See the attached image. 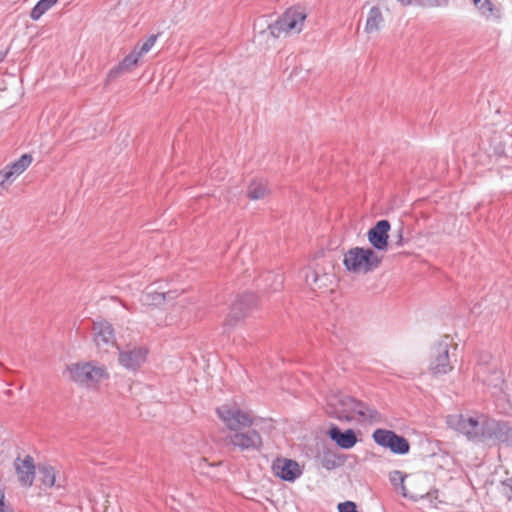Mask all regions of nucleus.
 <instances>
[{
    "instance_id": "2",
    "label": "nucleus",
    "mask_w": 512,
    "mask_h": 512,
    "mask_svg": "<svg viewBox=\"0 0 512 512\" xmlns=\"http://www.w3.org/2000/svg\"><path fill=\"white\" fill-rule=\"evenodd\" d=\"M326 412L339 421L363 423L376 420L378 412L356 398L341 393H330L326 398Z\"/></svg>"
},
{
    "instance_id": "21",
    "label": "nucleus",
    "mask_w": 512,
    "mask_h": 512,
    "mask_svg": "<svg viewBox=\"0 0 512 512\" xmlns=\"http://www.w3.org/2000/svg\"><path fill=\"white\" fill-rule=\"evenodd\" d=\"M480 14L486 19H500L501 11L495 7L490 0H479L474 3Z\"/></svg>"
},
{
    "instance_id": "19",
    "label": "nucleus",
    "mask_w": 512,
    "mask_h": 512,
    "mask_svg": "<svg viewBox=\"0 0 512 512\" xmlns=\"http://www.w3.org/2000/svg\"><path fill=\"white\" fill-rule=\"evenodd\" d=\"M383 22H384V18H383L381 10L376 6H373L368 12L366 25H365V32L368 34H371V33L379 31Z\"/></svg>"
},
{
    "instance_id": "20",
    "label": "nucleus",
    "mask_w": 512,
    "mask_h": 512,
    "mask_svg": "<svg viewBox=\"0 0 512 512\" xmlns=\"http://www.w3.org/2000/svg\"><path fill=\"white\" fill-rule=\"evenodd\" d=\"M268 192L269 190L265 180H253L248 187L247 196L251 200H259L264 198Z\"/></svg>"
},
{
    "instance_id": "8",
    "label": "nucleus",
    "mask_w": 512,
    "mask_h": 512,
    "mask_svg": "<svg viewBox=\"0 0 512 512\" xmlns=\"http://www.w3.org/2000/svg\"><path fill=\"white\" fill-rule=\"evenodd\" d=\"M372 438L377 445L389 449L393 454L405 455L410 451L409 441L392 430L378 428Z\"/></svg>"
},
{
    "instance_id": "33",
    "label": "nucleus",
    "mask_w": 512,
    "mask_h": 512,
    "mask_svg": "<svg viewBox=\"0 0 512 512\" xmlns=\"http://www.w3.org/2000/svg\"><path fill=\"white\" fill-rule=\"evenodd\" d=\"M405 243L406 240L404 239V227L403 225H400L396 231L395 240L392 241V245L399 248L402 247Z\"/></svg>"
},
{
    "instance_id": "26",
    "label": "nucleus",
    "mask_w": 512,
    "mask_h": 512,
    "mask_svg": "<svg viewBox=\"0 0 512 512\" xmlns=\"http://www.w3.org/2000/svg\"><path fill=\"white\" fill-rule=\"evenodd\" d=\"M264 280L266 282H271L269 284V288L273 291H277L282 287V276L279 274H274L272 272H267L264 276Z\"/></svg>"
},
{
    "instance_id": "11",
    "label": "nucleus",
    "mask_w": 512,
    "mask_h": 512,
    "mask_svg": "<svg viewBox=\"0 0 512 512\" xmlns=\"http://www.w3.org/2000/svg\"><path fill=\"white\" fill-rule=\"evenodd\" d=\"M94 342L99 348L107 349L116 343L114 328L112 324L104 319L93 322L92 326Z\"/></svg>"
},
{
    "instance_id": "35",
    "label": "nucleus",
    "mask_w": 512,
    "mask_h": 512,
    "mask_svg": "<svg viewBox=\"0 0 512 512\" xmlns=\"http://www.w3.org/2000/svg\"><path fill=\"white\" fill-rule=\"evenodd\" d=\"M339 512H358L356 504L352 501H346L338 504Z\"/></svg>"
},
{
    "instance_id": "32",
    "label": "nucleus",
    "mask_w": 512,
    "mask_h": 512,
    "mask_svg": "<svg viewBox=\"0 0 512 512\" xmlns=\"http://www.w3.org/2000/svg\"><path fill=\"white\" fill-rule=\"evenodd\" d=\"M331 281V276L327 273H320L319 277L316 280L315 287H312L311 290L317 292L328 286V283Z\"/></svg>"
},
{
    "instance_id": "10",
    "label": "nucleus",
    "mask_w": 512,
    "mask_h": 512,
    "mask_svg": "<svg viewBox=\"0 0 512 512\" xmlns=\"http://www.w3.org/2000/svg\"><path fill=\"white\" fill-rule=\"evenodd\" d=\"M485 441H493L497 444L512 447V427L508 422L490 418L486 424Z\"/></svg>"
},
{
    "instance_id": "24",
    "label": "nucleus",
    "mask_w": 512,
    "mask_h": 512,
    "mask_svg": "<svg viewBox=\"0 0 512 512\" xmlns=\"http://www.w3.org/2000/svg\"><path fill=\"white\" fill-rule=\"evenodd\" d=\"M405 477L406 476L399 470H394L389 474V480L391 484L396 488L400 486L402 495L404 497H407L406 487L404 485Z\"/></svg>"
},
{
    "instance_id": "40",
    "label": "nucleus",
    "mask_w": 512,
    "mask_h": 512,
    "mask_svg": "<svg viewBox=\"0 0 512 512\" xmlns=\"http://www.w3.org/2000/svg\"><path fill=\"white\" fill-rule=\"evenodd\" d=\"M6 54V52H0V63L5 59Z\"/></svg>"
},
{
    "instance_id": "12",
    "label": "nucleus",
    "mask_w": 512,
    "mask_h": 512,
    "mask_svg": "<svg viewBox=\"0 0 512 512\" xmlns=\"http://www.w3.org/2000/svg\"><path fill=\"white\" fill-rule=\"evenodd\" d=\"M274 474L287 482H294L302 475L299 464L292 459L277 458L272 464Z\"/></svg>"
},
{
    "instance_id": "7",
    "label": "nucleus",
    "mask_w": 512,
    "mask_h": 512,
    "mask_svg": "<svg viewBox=\"0 0 512 512\" xmlns=\"http://www.w3.org/2000/svg\"><path fill=\"white\" fill-rule=\"evenodd\" d=\"M449 337L444 336L431 348L429 369L434 375H444L452 371L453 365L449 355Z\"/></svg>"
},
{
    "instance_id": "37",
    "label": "nucleus",
    "mask_w": 512,
    "mask_h": 512,
    "mask_svg": "<svg viewBox=\"0 0 512 512\" xmlns=\"http://www.w3.org/2000/svg\"><path fill=\"white\" fill-rule=\"evenodd\" d=\"M58 0H43L49 7H52L57 3Z\"/></svg>"
},
{
    "instance_id": "36",
    "label": "nucleus",
    "mask_w": 512,
    "mask_h": 512,
    "mask_svg": "<svg viewBox=\"0 0 512 512\" xmlns=\"http://www.w3.org/2000/svg\"><path fill=\"white\" fill-rule=\"evenodd\" d=\"M171 294H172L171 291H169L167 293H161V294H158V298H161V300H166L167 298L172 299L173 296Z\"/></svg>"
},
{
    "instance_id": "41",
    "label": "nucleus",
    "mask_w": 512,
    "mask_h": 512,
    "mask_svg": "<svg viewBox=\"0 0 512 512\" xmlns=\"http://www.w3.org/2000/svg\"><path fill=\"white\" fill-rule=\"evenodd\" d=\"M472 1H473V3H478L479 2V0H472Z\"/></svg>"
},
{
    "instance_id": "15",
    "label": "nucleus",
    "mask_w": 512,
    "mask_h": 512,
    "mask_svg": "<svg viewBox=\"0 0 512 512\" xmlns=\"http://www.w3.org/2000/svg\"><path fill=\"white\" fill-rule=\"evenodd\" d=\"M147 350L142 347L119 351V363L129 370L138 369L146 360Z\"/></svg>"
},
{
    "instance_id": "1",
    "label": "nucleus",
    "mask_w": 512,
    "mask_h": 512,
    "mask_svg": "<svg viewBox=\"0 0 512 512\" xmlns=\"http://www.w3.org/2000/svg\"><path fill=\"white\" fill-rule=\"evenodd\" d=\"M216 413L231 431L227 435V441L234 449L242 453L261 451L263 447L261 433L265 423L262 418H254L250 413L227 404L218 407Z\"/></svg>"
},
{
    "instance_id": "22",
    "label": "nucleus",
    "mask_w": 512,
    "mask_h": 512,
    "mask_svg": "<svg viewBox=\"0 0 512 512\" xmlns=\"http://www.w3.org/2000/svg\"><path fill=\"white\" fill-rule=\"evenodd\" d=\"M32 160L33 158L30 154H23L18 160L7 165L6 168L17 178L30 166Z\"/></svg>"
},
{
    "instance_id": "16",
    "label": "nucleus",
    "mask_w": 512,
    "mask_h": 512,
    "mask_svg": "<svg viewBox=\"0 0 512 512\" xmlns=\"http://www.w3.org/2000/svg\"><path fill=\"white\" fill-rule=\"evenodd\" d=\"M328 435L342 449H351L357 443V435L354 430L347 429L342 431L338 426L333 425Z\"/></svg>"
},
{
    "instance_id": "6",
    "label": "nucleus",
    "mask_w": 512,
    "mask_h": 512,
    "mask_svg": "<svg viewBox=\"0 0 512 512\" xmlns=\"http://www.w3.org/2000/svg\"><path fill=\"white\" fill-rule=\"evenodd\" d=\"M489 420V417L483 415L478 417L456 415L449 416L448 424L470 440L485 442L486 424Z\"/></svg>"
},
{
    "instance_id": "23",
    "label": "nucleus",
    "mask_w": 512,
    "mask_h": 512,
    "mask_svg": "<svg viewBox=\"0 0 512 512\" xmlns=\"http://www.w3.org/2000/svg\"><path fill=\"white\" fill-rule=\"evenodd\" d=\"M38 472H39V479L45 487L51 488L55 485L56 472L52 466L41 465L38 468Z\"/></svg>"
},
{
    "instance_id": "30",
    "label": "nucleus",
    "mask_w": 512,
    "mask_h": 512,
    "mask_svg": "<svg viewBox=\"0 0 512 512\" xmlns=\"http://www.w3.org/2000/svg\"><path fill=\"white\" fill-rule=\"evenodd\" d=\"M15 179L16 177L6 167L0 170V188L6 189Z\"/></svg>"
},
{
    "instance_id": "39",
    "label": "nucleus",
    "mask_w": 512,
    "mask_h": 512,
    "mask_svg": "<svg viewBox=\"0 0 512 512\" xmlns=\"http://www.w3.org/2000/svg\"><path fill=\"white\" fill-rule=\"evenodd\" d=\"M402 5H411V0H397Z\"/></svg>"
},
{
    "instance_id": "5",
    "label": "nucleus",
    "mask_w": 512,
    "mask_h": 512,
    "mask_svg": "<svg viewBox=\"0 0 512 512\" xmlns=\"http://www.w3.org/2000/svg\"><path fill=\"white\" fill-rule=\"evenodd\" d=\"M67 372L71 381L86 388H94L109 377L105 367L95 362L73 363L67 367Z\"/></svg>"
},
{
    "instance_id": "17",
    "label": "nucleus",
    "mask_w": 512,
    "mask_h": 512,
    "mask_svg": "<svg viewBox=\"0 0 512 512\" xmlns=\"http://www.w3.org/2000/svg\"><path fill=\"white\" fill-rule=\"evenodd\" d=\"M140 57L141 56L138 54V46H135L131 53L125 56L124 59L118 65H116L109 71L107 75V81L111 82L120 75L131 71V69L137 65Z\"/></svg>"
},
{
    "instance_id": "4",
    "label": "nucleus",
    "mask_w": 512,
    "mask_h": 512,
    "mask_svg": "<svg viewBox=\"0 0 512 512\" xmlns=\"http://www.w3.org/2000/svg\"><path fill=\"white\" fill-rule=\"evenodd\" d=\"M382 262L373 249L353 247L344 254L343 265L347 271L353 273H369L376 270Z\"/></svg>"
},
{
    "instance_id": "34",
    "label": "nucleus",
    "mask_w": 512,
    "mask_h": 512,
    "mask_svg": "<svg viewBox=\"0 0 512 512\" xmlns=\"http://www.w3.org/2000/svg\"><path fill=\"white\" fill-rule=\"evenodd\" d=\"M501 485L503 487V494L509 501H511L512 500V476L501 481Z\"/></svg>"
},
{
    "instance_id": "13",
    "label": "nucleus",
    "mask_w": 512,
    "mask_h": 512,
    "mask_svg": "<svg viewBox=\"0 0 512 512\" xmlns=\"http://www.w3.org/2000/svg\"><path fill=\"white\" fill-rule=\"evenodd\" d=\"M391 224L388 220L378 221L367 233V238L371 246L378 250L384 251L388 247V232L390 231Z\"/></svg>"
},
{
    "instance_id": "31",
    "label": "nucleus",
    "mask_w": 512,
    "mask_h": 512,
    "mask_svg": "<svg viewBox=\"0 0 512 512\" xmlns=\"http://www.w3.org/2000/svg\"><path fill=\"white\" fill-rule=\"evenodd\" d=\"M158 38V35H150L147 40L142 44V45H137L138 46V54L140 56L148 53L151 48L154 46L156 40Z\"/></svg>"
},
{
    "instance_id": "25",
    "label": "nucleus",
    "mask_w": 512,
    "mask_h": 512,
    "mask_svg": "<svg viewBox=\"0 0 512 512\" xmlns=\"http://www.w3.org/2000/svg\"><path fill=\"white\" fill-rule=\"evenodd\" d=\"M450 0H411V5H418L424 8H444Z\"/></svg>"
},
{
    "instance_id": "28",
    "label": "nucleus",
    "mask_w": 512,
    "mask_h": 512,
    "mask_svg": "<svg viewBox=\"0 0 512 512\" xmlns=\"http://www.w3.org/2000/svg\"><path fill=\"white\" fill-rule=\"evenodd\" d=\"M319 275L320 272L312 267H307L303 270V277L305 279L306 284L310 287V289H312V287H315V283Z\"/></svg>"
},
{
    "instance_id": "29",
    "label": "nucleus",
    "mask_w": 512,
    "mask_h": 512,
    "mask_svg": "<svg viewBox=\"0 0 512 512\" xmlns=\"http://www.w3.org/2000/svg\"><path fill=\"white\" fill-rule=\"evenodd\" d=\"M321 464L327 470L335 469L340 465L337 456L332 453H325L321 458Z\"/></svg>"
},
{
    "instance_id": "38",
    "label": "nucleus",
    "mask_w": 512,
    "mask_h": 512,
    "mask_svg": "<svg viewBox=\"0 0 512 512\" xmlns=\"http://www.w3.org/2000/svg\"><path fill=\"white\" fill-rule=\"evenodd\" d=\"M4 506V494L0 492V510H2Z\"/></svg>"
},
{
    "instance_id": "14",
    "label": "nucleus",
    "mask_w": 512,
    "mask_h": 512,
    "mask_svg": "<svg viewBox=\"0 0 512 512\" xmlns=\"http://www.w3.org/2000/svg\"><path fill=\"white\" fill-rule=\"evenodd\" d=\"M14 467L21 485L26 487L32 486L35 478L33 458L30 455L25 456L24 459L17 457L14 461Z\"/></svg>"
},
{
    "instance_id": "9",
    "label": "nucleus",
    "mask_w": 512,
    "mask_h": 512,
    "mask_svg": "<svg viewBox=\"0 0 512 512\" xmlns=\"http://www.w3.org/2000/svg\"><path fill=\"white\" fill-rule=\"evenodd\" d=\"M258 305V297L254 293L238 295L230 307L225 327L232 328L239 320Z\"/></svg>"
},
{
    "instance_id": "3",
    "label": "nucleus",
    "mask_w": 512,
    "mask_h": 512,
    "mask_svg": "<svg viewBox=\"0 0 512 512\" xmlns=\"http://www.w3.org/2000/svg\"><path fill=\"white\" fill-rule=\"evenodd\" d=\"M307 18L305 8L293 6L288 8L276 21L268 25V30L273 38L286 37L299 34Z\"/></svg>"
},
{
    "instance_id": "18",
    "label": "nucleus",
    "mask_w": 512,
    "mask_h": 512,
    "mask_svg": "<svg viewBox=\"0 0 512 512\" xmlns=\"http://www.w3.org/2000/svg\"><path fill=\"white\" fill-rule=\"evenodd\" d=\"M483 382L497 390L499 395L510 401L509 387L504 380V373L501 370H493L490 374L483 379Z\"/></svg>"
},
{
    "instance_id": "27",
    "label": "nucleus",
    "mask_w": 512,
    "mask_h": 512,
    "mask_svg": "<svg viewBox=\"0 0 512 512\" xmlns=\"http://www.w3.org/2000/svg\"><path fill=\"white\" fill-rule=\"evenodd\" d=\"M51 7H49L43 0L37 2L30 12V18L37 21L45 14Z\"/></svg>"
}]
</instances>
